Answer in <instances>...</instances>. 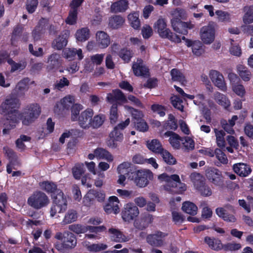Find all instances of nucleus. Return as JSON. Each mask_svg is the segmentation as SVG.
I'll return each instance as SVG.
<instances>
[{
	"label": "nucleus",
	"mask_w": 253,
	"mask_h": 253,
	"mask_svg": "<svg viewBox=\"0 0 253 253\" xmlns=\"http://www.w3.org/2000/svg\"><path fill=\"white\" fill-rule=\"evenodd\" d=\"M39 186L41 190L47 194H51L52 204L50 213L53 217L57 212H64L67 209V200L63 191L57 188V184L52 181L46 180L40 182Z\"/></svg>",
	"instance_id": "obj_1"
},
{
	"label": "nucleus",
	"mask_w": 253,
	"mask_h": 253,
	"mask_svg": "<svg viewBox=\"0 0 253 253\" xmlns=\"http://www.w3.org/2000/svg\"><path fill=\"white\" fill-rule=\"evenodd\" d=\"M55 238L61 241V243L56 242L54 244V248L61 253H64L66 251L74 249L76 246L77 238L72 232H57L55 235Z\"/></svg>",
	"instance_id": "obj_2"
},
{
	"label": "nucleus",
	"mask_w": 253,
	"mask_h": 253,
	"mask_svg": "<svg viewBox=\"0 0 253 253\" xmlns=\"http://www.w3.org/2000/svg\"><path fill=\"white\" fill-rule=\"evenodd\" d=\"M41 112V107L39 104H29L23 108L21 112H19L18 119L22 121L23 125L29 126L39 117Z\"/></svg>",
	"instance_id": "obj_3"
},
{
	"label": "nucleus",
	"mask_w": 253,
	"mask_h": 253,
	"mask_svg": "<svg viewBox=\"0 0 253 253\" xmlns=\"http://www.w3.org/2000/svg\"><path fill=\"white\" fill-rule=\"evenodd\" d=\"M158 178L162 181L167 182L168 186H169V191L177 194H181L186 190V185L182 183L179 176L177 174L168 175L166 173L160 174Z\"/></svg>",
	"instance_id": "obj_4"
},
{
	"label": "nucleus",
	"mask_w": 253,
	"mask_h": 253,
	"mask_svg": "<svg viewBox=\"0 0 253 253\" xmlns=\"http://www.w3.org/2000/svg\"><path fill=\"white\" fill-rule=\"evenodd\" d=\"M167 23L164 19H159L155 24L154 28L162 38L168 39L171 42L176 43L181 42L179 36L173 33L168 28Z\"/></svg>",
	"instance_id": "obj_5"
},
{
	"label": "nucleus",
	"mask_w": 253,
	"mask_h": 253,
	"mask_svg": "<svg viewBox=\"0 0 253 253\" xmlns=\"http://www.w3.org/2000/svg\"><path fill=\"white\" fill-rule=\"evenodd\" d=\"M19 99L16 97L9 96L1 105V114L6 115L5 118H10L12 115L18 117L19 111L17 110L20 106Z\"/></svg>",
	"instance_id": "obj_6"
},
{
	"label": "nucleus",
	"mask_w": 253,
	"mask_h": 253,
	"mask_svg": "<svg viewBox=\"0 0 253 253\" xmlns=\"http://www.w3.org/2000/svg\"><path fill=\"white\" fill-rule=\"evenodd\" d=\"M27 203L34 209L40 210L49 204V199L43 192L36 191L28 198Z\"/></svg>",
	"instance_id": "obj_7"
},
{
	"label": "nucleus",
	"mask_w": 253,
	"mask_h": 253,
	"mask_svg": "<svg viewBox=\"0 0 253 253\" xmlns=\"http://www.w3.org/2000/svg\"><path fill=\"white\" fill-rule=\"evenodd\" d=\"M129 178L133 180L137 186L145 187L149 184V180L153 178V174L150 170H136L134 169Z\"/></svg>",
	"instance_id": "obj_8"
},
{
	"label": "nucleus",
	"mask_w": 253,
	"mask_h": 253,
	"mask_svg": "<svg viewBox=\"0 0 253 253\" xmlns=\"http://www.w3.org/2000/svg\"><path fill=\"white\" fill-rule=\"evenodd\" d=\"M191 177L195 189L201 196L209 197L212 195L211 187L206 183L205 179L200 173H192Z\"/></svg>",
	"instance_id": "obj_9"
},
{
	"label": "nucleus",
	"mask_w": 253,
	"mask_h": 253,
	"mask_svg": "<svg viewBox=\"0 0 253 253\" xmlns=\"http://www.w3.org/2000/svg\"><path fill=\"white\" fill-rule=\"evenodd\" d=\"M217 27L216 23L210 21L206 26H204L200 29V36L202 42L207 44L212 43L215 39V28Z\"/></svg>",
	"instance_id": "obj_10"
},
{
	"label": "nucleus",
	"mask_w": 253,
	"mask_h": 253,
	"mask_svg": "<svg viewBox=\"0 0 253 253\" xmlns=\"http://www.w3.org/2000/svg\"><path fill=\"white\" fill-rule=\"evenodd\" d=\"M207 179L215 186L223 188L225 186L222 172L215 168H210L206 171Z\"/></svg>",
	"instance_id": "obj_11"
},
{
	"label": "nucleus",
	"mask_w": 253,
	"mask_h": 253,
	"mask_svg": "<svg viewBox=\"0 0 253 253\" xmlns=\"http://www.w3.org/2000/svg\"><path fill=\"white\" fill-rule=\"evenodd\" d=\"M3 152L9 160L6 166V171L8 174L12 172V169H16L15 166H20V162L16 153L11 148L7 146L3 148Z\"/></svg>",
	"instance_id": "obj_12"
},
{
	"label": "nucleus",
	"mask_w": 253,
	"mask_h": 253,
	"mask_svg": "<svg viewBox=\"0 0 253 253\" xmlns=\"http://www.w3.org/2000/svg\"><path fill=\"white\" fill-rule=\"evenodd\" d=\"M131 68L133 74L136 77L148 78L150 75L149 69L140 58H137L136 61L132 63Z\"/></svg>",
	"instance_id": "obj_13"
},
{
	"label": "nucleus",
	"mask_w": 253,
	"mask_h": 253,
	"mask_svg": "<svg viewBox=\"0 0 253 253\" xmlns=\"http://www.w3.org/2000/svg\"><path fill=\"white\" fill-rule=\"evenodd\" d=\"M171 24L173 30L175 32L183 35H186L188 34V30L192 29L194 27L190 21L185 22L179 21L176 18L171 19Z\"/></svg>",
	"instance_id": "obj_14"
},
{
	"label": "nucleus",
	"mask_w": 253,
	"mask_h": 253,
	"mask_svg": "<svg viewBox=\"0 0 253 253\" xmlns=\"http://www.w3.org/2000/svg\"><path fill=\"white\" fill-rule=\"evenodd\" d=\"M139 213L137 206L132 203L126 204L122 211V217L125 221L129 222L136 217Z\"/></svg>",
	"instance_id": "obj_15"
},
{
	"label": "nucleus",
	"mask_w": 253,
	"mask_h": 253,
	"mask_svg": "<svg viewBox=\"0 0 253 253\" xmlns=\"http://www.w3.org/2000/svg\"><path fill=\"white\" fill-rule=\"evenodd\" d=\"M168 235V234L167 233L157 231L154 234L148 235L146 237V241L152 247H160L164 245V238Z\"/></svg>",
	"instance_id": "obj_16"
},
{
	"label": "nucleus",
	"mask_w": 253,
	"mask_h": 253,
	"mask_svg": "<svg viewBox=\"0 0 253 253\" xmlns=\"http://www.w3.org/2000/svg\"><path fill=\"white\" fill-rule=\"evenodd\" d=\"M48 24L47 19L42 18L40 19L38 24L32 32V36L34 41H38L41 39L42 36L45 33Z\"/></svg>",
	"instance_id": "obj_17"
},
{
	"label": "nucleus",
	"mask_w": 253,
	"mask_h": 253,
	"mask_svg": "<svg viewBox=\"0 0 253 253\" xmlns=\"http://www.w3.org/2000/svg\"><path fill=\"white\" fill-rule=\"evenodd\" d=\"M106 100L111 104L116 102L119 104H121L127 102L124 93L119 89H114L112 92L108 93Z\"/></svg>",
	"instance_id": "obj_18"
},
{
	"label": "nucleus",
	"mask_w": 253,
	"mask_h": 253,
	"mask_svg": "<svg viewBox=\"0 0 253 253\" xmlns=\"http://www.w3.org/2000/svg\"><path fill=\"white\" fill-rule=\"evenodd\" d=\"M94 112L92 109L87 108L82 112L79 116L77 121L81 127L84 129L89 128L90 122Z\"/></svg>",
	"instance_id": "obj_19"
},
{
	"label": "nucleus",
	"mask_w": 253,
	"mask_h": 253,
	"mask_svg": "<svg viewBox=\"0 0 253 253\" xmlns=\"http://www.w3.org/2000/svg\"><path fill=\"white\" fill-rule=\"evenodd\" d=\"M210 77L214 85L223 91H226L227 86L224 82L223 75L218 71L211 70L210 72Z\"/></svg>",
	"instance_id": "obj_20"
},
{
	"label": "nucleus",
	"mask_w": 253,
	"mask_h": 253,
	"mask_svg": "<svg viewBox=\"0 0 253 253\" xmlns=\"http://www.w3.org/2000/svg\"><path fill=\"white\" fill-rule=\"evenodd\" d=\"M153 220V216L149 213L143 214L140 218L135 220L134 226L139 230H143L148 227Z\"/></svg>",
	"instance_id": "obj_21"
},
{
	"label": "nucleus",
	"mask_w": 253,
	"mask_h": 253,
	"mask_svg": "<svg viewBox=\"0 0 253 253\" xmlns=\"http://www.w3.org/2000/svg\"><path fill=\"white\" fill-rule=\"evenodd\" d=\"M108 233L110 239L116 242H126L130 239L129 236L125 235L120 230L116 228H109Z\"/></svg>",
	"instance_id": "obj_22"
},
{
	"label": "nucleus",
	"mask_w": 253,
	"mask_h": 253,
	"mask_svg": "<svg viewBox=\"0 0 253 253\" xmlns=\"http://www.w3.org/2000/svg\"><path fill=\"white\" fill-rule=\"evenodd\" d=\"M60 55L56 53L51 54L48 58L47 69L48 71H55L61 65Z\"/></svg>",
	"instance_id": "obj_23"
},
{
	"label": "nucleus",
	"mask_w": 253,
	"mask_h": 253,
	"mask_svg": "<svg viewBox=\"0 0 253 253\" xmlns=\"http://www.w3.org/2000/svg\"><path fill=\"white\" fill-rule=\"evenodd\" d=\"M233 169L237 174L241 177H247L252 171L249 165L243 163L234 164Z\"/></svg>",
	"instance_id": "obj_24"
},
{
	"label": "nucleus",
	"mask_w": 253,
	"mask_h": 253,
	"mask_svg": "<svg viewBox=\"0 0 253 253\" xmlns=\"http://www.w3.org/2000/svg\"><path fill=\"white\" fill-rule=\"evenodd\" d=\"M96 42L100 48H105L110 43V38L106 32L99 31L96 34Z\"/></svg>",
	"instance_id": "obj_25"
},
{
	"label": "nucleus",
	"mask_w": 253,
	"mask_h": 253,
	"mask_svg": "<svg viewBox=\"0 0 253 253\" xmlns=\"http://www.w3.org/2000/svg\"><path fill=\"white\" fill-rule=\"evenodd\" d=\"M68 34L66 33L62 34L53 40L52 47L57 50L62 49L67 44Z\"/></svg>",
	"instance_id": "obj_26"
},
{
	"label": "nucleus",
	"mask_w": 253,
	"mask_h": 253,
	"mask_svg": "<svg viewBox=\"0 0 253 253\" xmlns=\"http://www.w3.org/2000/svg\"><path fill=\"white\" fill-rule=\"evenodd\" d=\"M216 214L223 220L227 222H235L236 221L235 216L223 208H217L215 210Z\"/></svg>",
	"instance_id": "obj_27"
},
{
	"label": "nucleus",
	"mask_w": 253,
	"mask_h": 253,
	"mask_svg": "<svg viewBox=\"0 0 253 253\" xmlns=\"http://www.w3.org/2000/svg\"><path fill=\"white\" fill-rule=\"evenodd\" d=\"M18 123V118L15 116L12 115L10 117V118H5L3 121V125L5 127L2 130L3 134H8L9 130L15 127Z\"/></svg>",
	"instance_id": "obj_28"
},
{
	"label": "nucleus",
	"mask_w": 253,
	"mask_h": 253,
	"mask_svg": "<svg viewBox=\"0 0 253 253\" xmlns=\"http://www.w3.org/2000/svg\"><path fill=\"white\" fill-rule=\"evenodd\" d=\"M125 19L120 15H113L109 18L108 26L112 29L121 28L125 23Z\"/></svg>",
	"instance_id": "obj_29"
},
{
	"label": "nucleus",
	"mask_w": 253,
	"mask_h": 253,
	"mask_svg": "<svg viewBox=\"0 0 253 253\" xmlns=\"http://www.w3.org/2000/svg\"><path fill=\"white\" fill-rule=\"evenodd\" d=\"M204 241L211 249L213 250L219 251L222 249L221 242L218 239L206 236L204 238Z\"/></svg>",
	"instance_id": "obj_30"
},
{
	"label": "nucleus",
	"mask_w": 253,
	"mask_h": 253,
	"mask_svg": "<svg viewBox=\"0 0 253 253\" xmlns=\"http://www.w3.org/2000/svg\"><path fill=\"white\" fill-rule=\"evenodd\" d=\"M76 55H78L79 60H81L83 58L84 56L81 49L77 50L75 48H68L65 49L63 51L64 57L69 60L73 59Z\"/></svg>",
	"instance_id": "obj_31"
},
{
	"label": "nucleus",
	"mask_w": 253,
	"mask_h": 253,
	"mask_svg": "<svg viewBox=\"0 0 253 253\" xmlns=\"http://www.w3.org/2000/svg\"><path fill=\"white\" fill-rule=\"evenodd\" d=\"M147 148L151 151L158 154H161L164 150L160 141L156 139L146 142Z\"/></svg>",
	"instance_id": "obj_32"
},
{
	"label": "nucleus",
	"mask_w": 253,
	"mask_h": 253,
	"mask_svg": "<svg viewBox=\"0 0 253 253\" xmlns=\"http://www.w3.org/2000/svg\"><path fill=\"white\" fill-rule=\"evenodd\" d=\"M106 120V116L104 114H99L91 118L89 127L97 129L101 127Z\"/></svg>",
	"instance_id": "obj_33"
},
{
	"label": "nucleus",
	"mask_w": 253,
	"mask_h": 253,
	"mask_svg": "<svg viewBox=\"0 0 253 253\" xmlns=\"http://www.w3.org/2000/svg\"><path fill=\"white\" fill-rule=\"evenodd\" d=\"M214 99L219 105L223 106L226 110H228L230 106V100L227 96L219 92L214 93Z\"/></svg>",
	"instance_id": "obj_34"
},
{
	"label": "nucleus",
	"mask_w": 253,
	"mask_h": 253,
	"mask_svg": "<svg viewBox=\"0 0 253 253\" xmlns=\"http://www.w3.org/2000/svg\"><path fill=\"white\" fill-rule=\"evenodd\" d=\"M7 63L11 66L10 73H12L17 70L22 71L24 70L27 65L26 61H21L19 63L15 62L12 58L8 57L7 60Z\"/></svg>",
	"instance_id": "obj_35"
},
{
	"label": "nucleus",
	"mask_w": 253,
	"mask_h": 253,
	"mask_svg": "<svg viewBox=\"0 0 253 253\" xmlns=\"http://www.w3.org/2000/svg\"><path fill=\"white\" fill-rule=\"evenodd\" d=\"M182 210L187 214L195 215L197 213L198 207L194 203L186 201L182 204Z\"/></svg>",
	"instance_id": "obj_36"
},
{
	"label": "nucleus",
	"mask_w": 253,
	"mask_h": 253,
	"mask_svg": "<svg viewBox=\"0 0 253 253\" xmlns=\"http://www.w3.org/2000/svg\"><path fill=\"white\" fill-rule=\"evenodd\" d=\"M94 152L97 158L104 159L109 162H112L113 160V157L110 153L103 148H97L94 150Z\"/></svg>",
	"instance_id": "obj_37"
},
{
	"label": "nucleus",
	"mask_w": 253,
	"mask_h": 253,
	"mask_svg": "<svg viewBox=\"0 0 253 253\" xmlns=\"http://www.w3.org/2000/svg\"><path fill=\"white\" fill-rule=\"evenodd\" d=\"M245 14L243 17L245 24H250L253 22V5L245 6L243 8Z\"/></svg>",
	"instance_id": "obj_38"
},
{
	"label": "nucleus",
	"mask_w": 253,
	"mask_h": 253,
	"mask_svg": "<svg viewBox=\"0 0 253 253\" xmlns=\"http://www.w3.org/2000/svg\"><path fill=\"white\" fill-rule=\"evenodd\" d=\"M128 4L126 0H120L112 4L111 9L115 12H124L127 8Z\"/></svg>",
	"instance_id": "obj_39"
},
{
	"label": "nucleus",
	"mask_w": 253,
	"mask_h": 253,
	"mask_svg": "<svg viewBox=\"0 0 253 253\" xmlns=\"http://www.w3.org/2000/svg\"><path fill=\"white\" fill-rule=\"evenodd\" d=\"M133 53L132 50L127 48H121L118 52V55L125 63H129L133 56Z\"/></svg>",
	"instance_id": "obj_40"
},
{
	"label": "nucleus",
	"mask_w": 253,
	"mask_h": 253,
	"mask_svg": "<svg viewBox=\"0 0 253 253\" xmlns=\"http://www.w3.org/2000/svg\"><path fill=\"white\" fill-rule=\"evenodd\" d=\"M89 30L87 27L82 28L77 31L75 36L77 41L83 42L89 38Z\"/></svg>",
	"instance_id": "obj_41"
},
{
	"label": "nucleus",
	"mask_w": 253,
	"mask_h": 253,
	"mask_svg": "<svg viewBox=\"0 0 253 253\" xmlns=\"http://www.w3.org/2000/svg\"><path fill=\"white\" fill-rule=\"evenodd\" d=\"M215 13L217 16V19L218 22L227 24L231 21V16L228 12L217 10L215 11Z\"/></svg>",
	"instance_id": "obj_42"
},
{
	"label": "nucleus",
	"mask_w": 253,
	"mask_h": 253,
	"mask_svg": "<svg viewBox=\"0 0 253 253\" xmlns=\"http://www.w3.org/2000/svg\"><path fill=\"white\" fill-rule=\"evenodd\" d=\"M131 163L128 162H123L119 165L117 168L119 173L127 174L128 177L131 175V172L134 170V167H131Z\"/></svg>",
	"instance_id": "obj_43"
},
{
	"label": "nucleus",
	"mask_w": 253,
	"mask_h": 253,
	"mask_svg": "<svg viewBox=\"0 0 253 253\" xmlns=\"http://www.w3.org/2000/svg\"><path fill=\"white\" fill-rule=\"evenodd\" d=\"M77 218L78 213L77 211L74 210H69L65 214L62 222L64 224H68L76 221Z\"/></svg>",
	"instance_id": "obj_44"
},
{
	"label": "nucleus",
	"mask_w": 253,
	"mask_h": 253,
	"mask_svg": "<svg viewBox=\"0 0 253 253\" xmlns=\"http://www.w3.org/2000/svg\"><path fill=\"white\" fill-rule=\"evenodd\" d=\"M128 20L131 26L134 29H139L140 27V21L139 14L137 12L130 13L128 15Z\"/></svg>",
	"instance_id": "obj_45"
},
{
	"label": "nucleus",
	"mask_w": 253,
	"mask_h": 253,
	"mask_svg": "<svg viewBox=\"0 0 253 253\" xmlns=\"http://www.w3.org/2000/svg\"><path fill=\"white\" fill-rule=\"evenodd\" d=\"M237 71L241 79L247 82L250 81L251 77V73L248 68L242 65H239L237 67Z\"/></svg>",
	"instance_id": "obj_46"
},
{
	"label": "nucleus",
	"mask_w": 253,
	"mask_h": 253,
	"mask_svg": "<svg viewBox=\"0 0 253 253\" xmlns=\"http://www.w3.org/2000/svg\"><path fill=\"white\" fill-rule=\"evenodd\" d=\"M171 79L173 81H177L183 84L186 82L184 75L177 69H172L170 71Z\"/></svg>",
	"instance_id": "obj_47"
},
{
	"label": "nucleus",
	"mask_w": 253,
	"mask_h": 253,
	"mask_svg": "<svg viewBox=\"0 0 253 253\" xmlns=\"http://www.w3.org/2000/svg\"><path fill=\"white\" fill-rule=\"evenodd\" d=\"M214 132L217 146L221 148H224L225 146V141L224 139V136L225 135V132L223 130H218L216 128L214 129Z\"/></svg>",
	"instance_id": "obj_48"
},
{
	"label": "nucleus",
	"mask_w": 253,
	"mask_h": 253,
	"mask_svg": "<svg viewBox=\"0 0 253 253\" xmlns=\"http://www.w3.org/2000/svg\"><path fill=\"white\" fill-rule=\"evenodd\" d=\"M126 108L131 113L132 119V123L136 121V120H139L143 119V114L142 112L132 107L126 106Z\"/></svg>",
	"instance_id": "obj_49"
},
{
	"label": "nucleus",
	"mask_w": 253,
	"mask_h": 253,
	"mask_svg": "<svg viewBox=\"0 0 253 253\" xmlns=\"http://www.w3.org/2000/svg\"><path fill=\"white\" fill-rule=\"evenodd\" d=\"M135 128L140 132H146L149 129V126L146 121L143 119L136 120L132 123Z\"/></svg>",
	"instance_id": "obj_50"
},
{
	"label": "nucleus",
	"mask_w": 253,
	"mask_h": 253,
	"mask_svg": "<svg viewBox=\"0 0 253 253\" xmlns=\"http://www.w3.org/2000/svg\"><path fill=\"white\" fill-rule=\"evenodd\" d=\"M184 141L183 137H180L177 133H173V136L169 137V142L172 147L175 149H178L180 147V142L182 143Z\"/></svg>",
	"instance_id": "obj_51"
},
{
	"label": "nucleus",
	"mask_w": 253,
	"mask_h": 253,
	"mask_svg": "<svg viewBox=\"0 0 253 253\" xmlns=\"http://www.w3.org/2000/svg\"><path fill=\"white\" fill-rule=\"evenodd\" d=\"M160 154L165 162L167 164L172 165L176 164V159L168 151L164 150Z\"/></svg>",
	"instance_id": "obj_52"
},
{
	"label": "nucleus",
	"mask_w": 253,
	"mask_h": 253,
	"mask_svg": "<svg viewBox=\"0 0 253 253\" xmlns=\"http://www.w3.org/2000/svg\"><path fill=\"white\" fill-rule=\"evenodd\" d=\"M22 33L23 27L21 26L18 25L14 28L11 38V42L12 45H15L18 38L22 35Z\"/></svg>",
	"instance_id": "obj_53"
},
{
	"label": "nucleus",
	"mask_w": 253,
	"mask_h": 253,
	"mask_svg": "<svg viewBox=\"0 0 253 253\" xmlns=\"http://www.w3.org/2000/svg\"><path fill=\"white\" fill-rule=\"evenodd\" d=\"M77 16L78 10L71 8L68 16L65 20V22L70 25H75L77 23Z\"/></svg>",
	"instance_id": "obj_54"
},
{
	"label": "nucleus",
	"mask_w": 253,
	"mask_h": 253,
	"mask_svg": "<svg viewBox=\"0 0 253 253\" xmlns=\"http://www.w3.org/2000/svg\"><path fill=\"white\" fill-rule=\"evenodd\" d=\"M119 115L117 104H113L110 110L109 119L111 124H115L118 121Z\"/></svg>",
	"instance_id": "obj_55"
},
{
	"label": "nucleus",
	"mask_w": 253,
	"mask_h": 253,
	"mask_svg": "<svg viewBox=\"0 0 253 253\" xmlns=\"http://www.w3.org/2000/svg\"><path fill=\"white\" fill-rule=\"evenodd\" d=\"M72 173L76 179H80L84 173V165L83 164H76L72 168Z\"/></svg>",
	"instance_id": "obj_56"
},
{
	"label": "nucleus",
	"mask_w": 253,
	"mask_h": 253,
	"mask_svg": "<svg viewBox=\"0 0 253 253\" xmlns=\"http://www.w3.org/2000/svg\"><path fill=\"white\" fill-rule=\"evenodd\" d=\"M69 229L77 234L84 233L87 231L85 226L80 224H73L69 225Z\"/></svg>",
	"instance_id": "obj_57"
},
{
	"label": "nucleus",
	"mask_w": 253,
	"mask_h": 253,
	"mask_svg": "<svg viewBox=\"0 0 253 253\" xmlns=\"http://www.w3.org/2000/svg\"><path fill=\"white\" fill-rule=\"evenodd\" d=\"M109 137L114 138L117 141L122 142L124 139L123 131L115 126L110 133Z\"/></svg>",
	"instance_id": "obj_58"
},
{
	"label": "nucleus",
	"mask_w": 253,
	"mask_h": 253,
	"mask_svg": "<svg viewBox=\"0 0 253 253\" xmlns=\"http://www.w3.org/2000/svg\"><path fill=\"white\" fill-rule=\"evenodd\" d=\"M70 85V81L65 77H63L59 80L56 81L54 84V88L58 90L61 91L66 86Z\"/></svg>",
	"instance_id": "obj_59"
},
{
	"label": "nucleus",
	"mask_w": 253,
	"mask_h": 253,
	"mask_svg": "<svg viewBox=\"0 0 253 253\" xmlns=\"http://www.w3.org/2000/svg\"><path fill=\"white\" fill-rule=\"evenodd\" d=\"M192 49L193 54L198 56L201 55L204 51L203 48V44L199 41H194V45Z\"/></svg>",
	"instance_id": "obj_60"
},
{
	"label": "nucleus",
	"mask_w": 253,
	"mask_h": 253,
	"mask_svg": "<svg viewBox=\"0 0 253 253\" xmlns=\"http://www.w3.org/2000/svg\"><path fill=\"white\" fill-rule=\"evenodd\" d=\"M38 0H27L26 9L30 14L33 13L38 5Z\"/></svg>",
	"instance_id": "obj_61"
},
{
	"label": "nucleus",
	"mask_w": 253,
	"mask_h": 253,
	"mask_svg": "<svg viewBox=\"0 0 253 253\" xmlns=\"http://www.w3.org/2000/svg\"><path fill=\"white\" fill-rule=\"evenodd\" d=\"M82 106L80 104H74L71 107V119L73 121H77L80 114V111L82 109Z\"/></svg>",
	"instance_id": "obj_62"
},
{
	"label": "nucleus",
	"mask_w": 253,
	"mask_h": 253,
	"mask_svg": "<svg viewBox=\"0 0 253 253\" xmlns=\"http://www.w3.org/2000/svg\"><path fill=\"white\" fill-rule=\"evenodd\" d=\"M172 106L179 111H182L184 106L182 105V100L178 96H174L170 98Z\"/></svg>",
	"instance_id": "obj_63"
},
{
	"label": "nucleus",
	"mask_w": 253,
	"mask_h": 253,
	"mask_svg": "<svg viewBox=\"0 0 253 253\" xmlns=\"http://www.w3.org/2000/svg\"><path fill=\"white\" fill-rule=\"evenodd\" d=\"M151 110L154 113H157L160 117H164L166 115V108L164 106L158 104L151 105Z\"/></svg>",
	"instance_id": "obj_64"
}]
</instances>
